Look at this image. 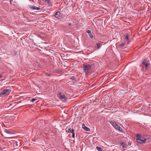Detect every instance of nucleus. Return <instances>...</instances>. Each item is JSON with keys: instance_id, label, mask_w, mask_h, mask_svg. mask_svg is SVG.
I'll use <instances>...</instances> for the list:
<instances>
[{"instance_id": "obj_1", "label": "nucleus", "mask_w": 151, "mask_h": 151, "mask_svg": "<svg viewBox=\"0 0 151 151\" xmlns=\"http://www.w3.org/2000/svg\"><path fill=\"white\" fill-rule=\"evenodd\" d=\"M83 70L85 75H88L92 71L93 65L91 64L86 63L83 65Z\"/></svg>"}, {"instance_id": "obj_2", "label": "nucleus", "mask_w": 151, "mask_h": 151, "mask_svg": "<svg viewBox=\"0 0 151 151\" xmlns=\"http://www.w3.org/2000/svg\"><path fill=\"white\" fill-rule=\"evenodd\" d=\"M58 95L59 99L62 101L65 102L67 101V98L64 93L59 92Z\"/></svg>"}, {"instance_id": "obj_3", "label": "nucleus", "mask_w": 151, "mask_h": 151, "mask_svg": "<svg viewBox=\"0 0 151 151\" xmlns=\"http://www.w3.org/2000/svg\"><path fill=\"white\" fill-rule=\"evenodd\" d=\"M11 92V91L9 89H5L0 93V96L4 97L8 95Z\"/></svg>"}, {"instance_id": "obj_4", "label": "nucleus", "mask_w": 151, "mask_h": 151, "mask_svg": "<svg viewBox=\"0 0 151 151\" xmlns=\"http://www.w3.org/2000/svg\"><path fill=\"white\" fill-rule=\"evenodd\" d=\"M137 142L141 144L144 143L146 140L145 139L144 137L139 135H137Z\"/></svg>"}, {"instance_id": "obj_5", "label": "nucleus", "mask_w": 151, "mask_h": 151, "mask_svg": "<svg viewBox=\"0 0 151 151\" xmlns=\"http://www.w3.org/2000/svg\"><path fill=\"white\" fill-rule=\"evenodd\" d=\"M110 123L115 129L119 131H122V128L119 125H117L114 121H111L110 122Z\"/></svg>"}, {"instance_id": "obj_6", "label": "nucleus", "mask_w": 151, "mask_h": 151, "mask_svg": "<svg viewBox=\"0 0 151 151\" xmlns=\"http://www.w3.org/2000/svg\"><path fill=\"white\" fill-rule=\"evenodd\" d=\"M54 16L58 19H60L61 17V14L59 12H56L55 13Z\"/></svg>"}, {"instance_id": "obj_7", "label": "nucleus", "mask_w": 151, "mask_h": 151, "mask_svg": "<svg viewBox=\"0 0 151 151\" xmlns=\"http://www.w3.org/2000/svg\"><path fill=\"white\" fill-rule=\"evenodd\" d=\"M29 7L32 10L37 9V10H39L41 9V8L40 7H37L35 6H33L32 5H29Z\"/></svg>"}, {"instance_id": "obj_8", "label": "nucleus", "mask_w": 151, "mask_h": 151, "mask_svg": "<svg viewBox=\"0 0 151 151\" xmlns=\"http://www.w3.org/2000/svg\"><path fill=\"white\" fill-rule=\"evenodd\" d=\"M142 64L143 65H145V68L146 69H147L148 66V63L147 61L145 60H144L142 63Z\"/></svg>"}, {"instance_id": "obj_9", "label": "nucleus", "mask_w": 151, "mask_h": 151, "mask_svg": "<svg viewBox=\"0 0 151 151\" xmlns=\"http://www.w3.org/2000/svg\"><path fill=\"white\" fill-rule=\"evenodd\" d=\"M86 32L88 34L89 36L92 39L93 38V35L91 33L90 30H88Z\"/></svg>"}, {"instance_id": "obj_10", "label": "nucleus", "mask_w": 151, "mask_h": 151, "mask_svg": "<svg viewBox=\"0 0 151 151\" xmlns=\"http://www.w3.org/2000/svg\"><path fill=\"white\" fill-rule=\"evenodd\" d=\"M70 79L73 83H75L76 82V77L75 76H72Z\"/></svg>"}, {"instance_id": "obj_11", "label": "nucleus", "mask_w": 151, "mask_h": 151, "mask_svg": "<svg viewBox=\"0 0 151 151\" xmlns=\"http://www.w3.org/2000/svg\"><path fill=\"white\" fill-rule=\"evenodd\" d=\"M45 1L47 2L49 6H52V4L50 0H45Z\"/></svg>"}, {"instance_id": "obj_12", "label": "nucleus", "mask_w": 151, "mask_h": 151, "mask_svg": "<svg viewBox=\"0 0 151 151\" xmlns=\"http://www.w3.org/2000/svg\"><path fill=\"white\" fill-rule=\"evenodd\" d=\"M120 144L122 145V148H123L124 149L127 147V145L124 142H123L121 143Z\"/></svg>"}, {"instance_id": "obj_13", "label": "nucleus", "mask_w": 151, "mask_h": 151, "mask_svg": "<svg viewBox=\"0 0 151 151\" xmlns=\"http://www.w3.org/2000/svg\"><path fill=\"white\" fill-rule=\"evenodd\" d=\"M125 45L126 44L125 42H123L120 44L119 45V47L124 48V47L125 46Z\"/></svg>"}, {"instance_id": "obj_14", "label": "nucleus", "mask_w": 151, "mask_h": 151, "mask_svg": "<svg viewBox=\"0 0 151 151\" xmlns=\"http://www.w3.org/2000/svg\"><path fill=\"white\" fill-rule=\"evenodd\" d=\"M83 128L86 131H88L90 130L89 128L86 127L84 124L83 126Z\"/></svg>"}, {"instance_id": "obj_15", "label": "nucleus", "mask_w": 151, "mask_h": 151, "mask_svg": "<svg viewBox=\"0 0 151 151\" xmlns=\"http://www.w3.org/2000/svg\"><path fill=\"white\" fill-rule=\"evenodd\" d=\"M72 130H74L73 129L71 128H70L68 129L67 130H66L67 132H68V133L69 132H70L72 133Z\"/></svg>"}, {"instance_id": "obj_16", "label": "nucleus", "mask_w": 151, "mask_h": 151, "mask_svg": "<svg viewBox=\"0 0 151 151\" xmlns=\"http://www.w3.org/2000/svg\"><path fill=\"white\" fill-rule=\"evenodd\" d=\"M125 39L126 41H128L129 40V35L128 34H126Z\"/></svg>"}, {"instance_id": "obj_17", "label": "nucleus", "mask_w": 151, "mask_h": 151, "mask_svg": "<svg viewBox=\"0 0 151 151\" xmlns=\"http://www.w3.org/2000/svg\"><path fill=\"white\" fill-rule=\"evenodd\" d=\"M96 149L98 151H103V149L99 147H96Z\"/></svg>"}, {"instance_id": "obj_18", "label": "nucleus", "mask_w": 151, "mask_h": 151, "mask_svg": "<svg viewBox=\"0 0 151 151\" xmlns=\"http://www.w3.org/2000/svg\"><path fill=\"white\" fill-rule=\"evenodd\" d=\"M5 132L7 134H11L12 133L9 132V131L7 129H5L4 130Z\"/></svg>"}, {"instance_id": "obj_19", "label": "nucleus", "mask_w": 151, "mask_h": 151, "mask_svg": "<svg viewBox=\"0 0 151 151\" xmlns=\"http://www.w3.org/2000/svg\"><path fill=\"white\" fill-rule=\"evenodd\" d=\"M97 49H99L100 48V43H96Z\"/></svg>"}, {"instance_id": "obj_20", "label": "nucleus", "mask_w": 151, "mask_h": 151, "mask_svg": "<svg viewBox=\"0 0 151 151\" xmlns=\"http://www.w3.org/2000/svg\"><path fill=\"white\" fill-rule=\"evenodd\" d=\"M74 130H72V137H75V133L74 132Z\"/></svg>"}, {"instance_id": "obj_21", "label": "nucleus", "mask_w": 151, "mask_h": 151, "mask_svg": "<svg viewBox=\"0 0 151 151\" xmlns=\"http://www.w3.org/2000/svg\"><path fill=\"white\" fill-rule=\"evenodd\" d=\"M10 2L11 4L15 3V1H14L13 0H10Z\"/></svg>"}, {"instance_id": "obj_22", "label": "nucleus", "mask_w": 151, "mask_h": 151, "mask_svg": "<svg viewBox=\"0 0 151 151\" xmlns=\"http://www.w3.org/2000/svg\"><path fill=\"white\" fill-rule=\"evenodd\" d=\"M37 99H32L31 100V102H34L35 100H36Z\"/></svg>"}, {"instance_id": "obj_23", "label": "nucleus", "mask_w": 151, "mask_h": 151, "mask_svg": "<svg viewBox=\"0 0 151 151\" xmlns=\"http://www.w3.org/2000/svg\"><path fill=\"white\" fill-rule=\"evenodd\" d=\"M2 76L1 75V74H0V78H2Z\"/></svg>"}, {"instance_id": "obj_24", "label": "nucleus", "mask_w": 151, "mask_h": 151, "mask_svg": "<svg viewBox=\"0 0 151 151\" xmlns=\"http://www.w3.org/2000/svg\"><path fill=\"white\" fill-rule=\"evenodd\" d=\"M71 23H70L69 24V26H71Z\"/></svg>"}, {"instance_id": "obj_25", "label": "nucleus", "mask_w": 151, "mask_h": 151, "mask_svg": "<svg viewBox=\"0 0 151 151\" xmlns=\"http://www.w3.org/2000/svg\"><path fill=\"white\" fill-rule=\"evenodd\" d=\"M129 145H131V143H129Z\"/></svg>"}, {"instance_id": "obj_26", "label": "nucleus", "mask_w": 151, "mask_h": 151, "mask_svg": "<svg viewBox=\"0 0 151 151\" xmlns=\"http://www.w3.org/2000/svg\"><path fill=\"white\" fill-rule=\"evenodd\" d=\"M6 138H9L10 137H6Z\"/></svg>"}, {"instance_id": "obj_27", "label": "nucleus", "mask_w": 151, "mask_h": 151, "mask_svg": "<svg viewBox=\"0 0 151 151\" xmlns=\"http://www.w3.org/2000/svg\"><path fill=\"white\" fill-rule=\"evenodd\" d=\"M47 75L49 76H50V74H48Z\"/></svg>"}, {"instance_id": "obj_28", "label": "nucleus", "mask_w": 151, "mask_h": 151, "mask_svg": "<svg viewBox=\"0 0 151 151\" xmlns=\"http://www.w3.org/2000/svg\"><path fill=\"white\" fill-rule=\"evenodd\" d=\"M0 150H1V148L0 147Z\"/></svg>"}, {"instance_id": "obj_29", "label": "nucleus", "mask_w": 151, "mask_h": 151, "mask_svg": "<svg viewBox=\"0 0 151 151\" xmlns=\"http://www.w3.org/2000/svg\"><path fill=\"white\" fill-rule=\"evenodd\" d=\"M11 104H10V105L9 106H10L11 105Z\"/></svg>"}]
</instances>
